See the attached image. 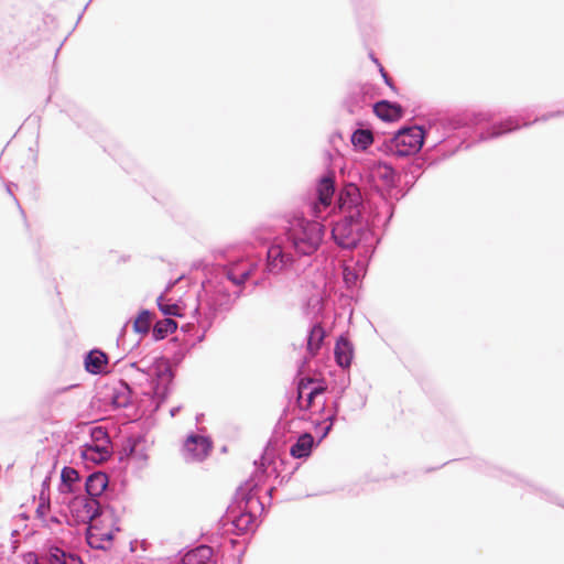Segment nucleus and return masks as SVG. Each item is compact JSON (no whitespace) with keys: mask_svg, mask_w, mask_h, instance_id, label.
Here are the masks:
<instances>
[{"mask_svg":"<svg viewBox=\"0 0 564 564\" xmlns=\"http://www.w3.org/2000/svg\"><path fill=\"white\" fill-rule=\"evenodd\" d=\"M336 173L327 169L317 181L315 187L305 196L308 213L313 219H308L303 212L292 210L276 219L281 232H275L269 223L262 224L253 230V238L260 243L271 242L267 248L265 261L260 256L245 253L234 259H228L224 265L236 262H257L247 281L258 273L261 278L254 281L259 285L264 273L278 274L291 268L297 260L315 254L324 242L327 226L324 223L333 214H341L338 210L336 197Z\"/></svg>","mask_w":564,"mask_h":564,"instance_id":"obj_1","label":"nucleus"},{"mask_svg":"<svg viewBox=\"0 0 564 564\" xmlns=\"http://www.w3.org/2000/svg\"><path fill=\"white\" fill-rule=\"evenodd\" d=\"M257 262H236L231 265H214L205 272L200 289L196 294V305L191 311L193 321L181 326V330L195 339L187 343L189 351L197 343H202L216 318L231 311L241 296L245 283Z\"/></svg>","mask_w":564,"mask_h":564,"instance_id":"obj_2","label":"nucleus"},{"mask_svg":"<svg viewBox=\"0 0 564 564\" xmlns=\"http://www.w3.org/2000/svg\"><path fill=\"white\" fill-rule=\"evenodd\" d=\"M339 212L341 218L332 221V238L341 249L362 248V259L357 260L356 268L345 264L343 268V281L348 289L357 285L365 275L368 261L375 253L379 239L375 237L369 223L375 221L373 216H364L365 207L360 205L358 194H345L339 198Z\"/></svg>","mask_w":564,"mask_h":564,"instance_id":"obj_3","label":"nucleus"},{"mask_svg":"<svg viewBox=\"0 0 564 564\" xmlns=\"http://www.w3.org/2000/svg\"><path fill=\"white\" fill-rule=\"evenodd\" d=\"M361 180H364L369 187L378 195V200L364 199L359 189L354 187L344 192H340L336 197L338 205L340 204L339 198L345 194H358L360 197V205L365 207L362 212L364 216H373L378 219L369 223V228L377 227L381 224L387 227L394 215L395 202H399L406 195V191L400 187V176L397 170L391 163L379 159L368 160L360 173Z\"/></svg>","mask_w":564,"mask_h":564,"instance_id":"obj_4","label":"nucleus"},{"mask_svg":"<svg viewBox=\"0 0 564 564\" xmlns=\"http://www.w3.org/2000/svg\"><path fill=\"white\" fill-rule=\"evenodd\" d=\"M484 113H466L458 117H438L430 118L423 124H412L401 127L391 137L384 138L378 149L388 156L397 159L415 156L420 153L425 140H429L434 129L442 130L444 138L434 141V147L442 142L454 141L455 131L460 129H470L468 124L477 123L479 120L486 119ZM468 132V130H464Z\"/></svg>","mask_w":564,"mask_h":564,"instance_id":"obj_5","label":"nucleus"},{"mask_svg":"<svg viewBox=\"0 0 564 564\" xmlns=\"http://www.w3.org/2000/svg\"><path fill=\"white\" fill-rule=\"evenodd\" d=\"M466 113H476L475 111H465L463 113H459V116L466 115ZM477 113H484L486 115V119L479 120L477 123H470L468 124L470 129H467L468 132H464L465 129H460L455 131L453 139L454 141L451 142H442L437 147H434V141L436 138L442 140L444 138L442 130L437 131L436 129L433 130L431 137L429 140H432V149H430L427 152L431 154L432 151H434L436 154H441V159L448 158L453 154H455L459 149H469L473 144L481 142V141H489L497 138H500L502 135L509 134L511 132L517 131L519 128V124L514 119H505L501 121L492 122L494 120V113L490 111H478ZM455 117H458L456 115Z\"/></svg>","mask_w":564,"mask_h":564,"instance_id":"obj_6","label":"nucleus"},{"mask_svg":"<svg viewBox=\"0 0 564 564\" xmlns=\"http://www.w3.org/2000/svg\"><path fill=\"white\" fill-rule=\"evenodd\" d=\"M259 481L253 477H250L237 488L234 502L228 506L226 513L219 519V530L225 533L232 532L237 535L256 531L254 505L260 508L261 512L264 511V503L257 497Z\"/></svg>","mask_w":564,"mask_h":564,"instance_id":"obj_7","label":"nucleus"},{"mask_svg":"<svg viewBox=\"0 0 564 564\" xmlns=\"http://www.w3.org/2000/svg\"><path fill=\"white\" fill-rule=\"evenodd\" d=\"M141 364H143V360L129 364L131 368H134L142 375L150 386V390L144 394L149 398L151 409L141 410L139 406L140 415H145L148 412L154 414L169 398L175 375L169 362L164 359L155 360L144 367H141Z\"/></svg>","mask_w":564,"mask_h":564,"instance_id":"obj_8","label":"nucleus"},{"mask_svg":"<svg viewBox=\"0 0 564 564\" xmlns=\"http://www.w3.org/2000/svg\"><path fill=\"white\" fill-rule=\"evenodd\" d=\"M478 467L482 468V470L491 477H497L513 487H520V488L524 489L527 492L538 495L541 499H543L550 503H554V505H557V506L564 508V502L555 492H553L549 489H544L529 479H525V478H523L519 475H516L513 473L507 471L502 468L488 465L485 462H481L478 465Z\"/></svg>","mask_w":564,"mask_h":564,"instance_id":"obj_9","label":"nucleus"},{"mask_svg":"<svg viewBox=\"0 0 564 564\" xmlns=\"http://www.w3.org/2000/svg\"><path fill=\"white\" fill-rule=\"evenodd\" d=\"M69 509L77 521L82 523L90 522L107 513L112 516L113 508L104 505L100 500L90 497L76 495L69 502Z\"/></svg>","mask_w":564,"mask_h":564,"instance_id":"obj_10","label":"nucleus"},{"mask_svg":"<svg viewBox=\"0 0 564 564\" xmlns=\"http://www.w3.org/2000/svg\"><path fill=\"white\" fill-rule=\"evenodd\" d=\"M41 558L45 564H84L79 554L61 540H47L42 546Z\"/></svg>","mask_w":564,"mask_h":564,"instance_id":"obj_11","label":"nucleus"},{"mask_svg":"<svg viewBox=\"0 0 564 564\" xmlns=\"http://www.w3.org/2000/svg\"><path fill=\"white\" fill-rule=\"evenodd\" d=\"M288 413L289 408L286 406L283 409V412L272 431L271 437L264 447L263 454L260 458L264 468L273 462L274 454L286 444V433L290 429V423L285 421Z\"/></svg>","mask_w":564,"mask_h":564,"instance_id":"obj_12","label":"nucleus"},{"mask_svg":"<svg viewBox=\"0 0 564 564\" xmlns=\"http://www.w3.org/2000/svg\"><path fill=\"white\" fill-rule=\"evenodd\" d=\"M440 159L432 158V154L429 152L425 155H415L413 159L408 162L405 165L401 166L402 172L404 174V184L408 186L405 189L406 193L409 189L415 184V182L420 178L422 171L430 165L435 164Z\"/></svg>","mask_w":564,"mask_h":564,"instance_id":"obj_13","label":"nucleus"},{"mask_svg":"<svg viewBox=\"0 0 564 564\" xmlns=\"http://www.w3.org/2000/svg\"><path fill=\"white\" fill-rule=\"evenodd\" d=\"M372 86L370 84L355 85L349 89L344 106L351 115L368 106L372 99Z\"/></svg>","mask_w":564,"mask_h":564,"instance_id":"obj_14","label":"nucleus"},{"mask_svg":"<svg viewBox=\"0 0 564 564\" xmlns=\"http://www.w3.org/2000/svg\"><path fill=\"white\" fill-rule=\"evenodd\" d=\"M104 399L115 409L128 408L132 403V390L124 380H118L107 386Z\"/></svg>","mask_w":564,"mask_h":564,"instance_id":"obj_15","label":"nucleus"},{"mask_svg":"<svg viewBox=\"0 0 564 564\" xmlns=\"http://www.w3.org/2000/svg\"><path fill=\"white\" fill-rule=\"evenodd\" d=\"M184 448L193 458L202 460L213 449V441L209 436L191 433L184 442Z\"/></svg>","mask_w":564,"mask_h":564,"instance_id":"obj_16","label":"nucleus"},{"mask_svg":"<svg viewBox=\"0 0 564 564\" xmlns=\"http://www.w3.org/2000/svg\"><path fill=\"white\" fill-rule=\"evenodd\" d=\"M108 362V354L100 348H93L84 355V368L94 376L106 373Z\"/></svg>","mask_w":564,"mask_h":564,"instance_id":"obj_17","label":"nucleus"},{"mask_svg":"<svg viewBox=\"0 0 564 564\" xmlns=\"http://www.w3.org/2000/svg\"><path fill=\"white\" fill-rule=\"evenodd\" d=\"M372 111L384 122L398 121L404 115V110L400 104L387 99L376 101L372 105Z\"/></svg>","mask_w":564,"mask_h":564,"instance_id":"obj_18","label":"nucleus"},{"mask_svg":"<svg viewBox=\"0 0 564 564\" xmlns=\"http://www.w3.org/2000/svg\"><path fill=\"white\" fill-rule=\"evenodd\" d=\"M180 564H215L214 551L206 544H200L181 554Z\"/></svg>","mask_w":564,"mask_h":564,"instance_id":"obj_19","label":"nucleus"},{"mask_svg":"<svg viewBox=\"0 0 564 564\" xmlns=\"http://www.w3.org/2000/svg\"><path fill=\"white\" fill-rule=\"evenodd\" d=\"M82 489V476L70 466H64L61 471L58 491L62 495L79 494Z\"/></svg>","mask_w":564,"mask_h":564,"instance_id":"obj_20","label":"nucleus"},{"mask_svg":"<svg viewBox=\"0 0 564 564\" xmlns=\"http://www.w3.org/2000/svg\"><path fill=\"white\" fill-rule=\"evenodd\" d=\"M334 358L336 364L343 370L350 368L354 359V346L345 335H340L336 340L334 347Z\"/></svg>","mask_w":564,"mask_h":564,"instance_id":"obj_21","label":"nucleus"},{"mask_svg":"<svg viewBox=\"0 0 564 564\" xmlns=\"http://www.w3.org/2000/svg\"><path fill=\"white\" fill-rule=\"evenodd\" d=\"M108 484L109 479L105 473L93 471L86 477L84 489L88 497L100 500L99 498L108 487Z\"/></svg>","mask_w":564,"mask_h":564,"instance_id":"obj_22","label":"nucleus"},{"mask_svg":"<svg viewBox=\"0 0 564 564\" xmlns=\"http://www.w3.org/2000/svg\"><path fill=\"white\" fill-rule=\"evenodd\" d=\"M318 446L314 436L310 432H303L297 436L296 442L290 448V455L296 459H306L311 456L313 449Z\"/></svg>","mask_w":564,"mask_h":564,"instance_id":"obj_23","label":"nucleus"},{"mask_svg":"<svg viewBox=\"0 0 564 564\" xmlns=\"http://www.w3.org/2000/svg\"><path fill=\"white\" fill-rule=\"evenodd\" d=\"M326 330L321 322H312L306 335V350L310 357H315L324 344Z\"/></svg>","mask_w":564,"mask_h":564,"instance_id":"obj_24","label":"nucleus"},{"mask_svg":"<svg viewBox=\"0 0 564 564\" xmlns=\"http://www.w3.org/2000/svg\"><path fill=\"white\" fill-rule=\"evenodd\" d=\"M158 307L160 312L170 318L171 316L175 317H184L186 316V305L182 300L173 301L172 299H166L164 294H161L156 299Z\"/></svg>","mask_w":564,"mask_h":564,"instance_id":"obj_25","label":"nucleus"},{"mask_svg":"<svg viewBox=\"0 0 564 564\" xmlns=\"http://www.w3.org/2000/svg\"><path fill=\"white\" fill-rule=\"evenodd\" d=\"M350 376L347 372H341L338 379L335 381V386L332 387L330 392L334 393L335 398L330 406V413L338 414L340 412V401L344 397L345 391L349 388Z\"/></svg>","mask_w":564,"mask_h":564,"instance_id":"obj_26","label":"nucleus"},{"mask_svg":"<svg viewBox=\"0 0 564 564\" xmlns=\"http://www.w3.org/2000/svg\"><path fill=\"white\" fill-rule=\"evenodd\" d=\"M177 323L172 318L158 321L151 328V336L154 341H160L177 329Z\"/></svg>","mask_w":564,"mask_h":564,"instance_id":"obj_27","label":"nucleus"},{"mask_svg":"<svg viewBox=\"0 0 564 564\" xmlns=\"http://www.w3.org/2000/svg\"><path fill=\"white\" fill-rule=\"evenodd\" d=\"M347 412H356L361 410L367 403V397L358 390H346L343 399Z\"/></svg>","mask_w":564,"mask_h":564,"instance_id":"obj_28","label":"nucleus"},{"mask_svg":"<svg viewBox=\"0 0 564 564\" xmlns=\"http://www.w3.org/2000/svg\"><path fill=\"white\" fill-rule=\"evenodd\" d=\"M153 312L148 308H141L132 323V329L137 335H147L150 332Z\"/></svg>","mask_w":564,"mask_h":564,"instance_id":"obj_29","label":"nucleus"},{"mask_svg":"<svg viewBox=\"0 0 564 564\" xmlns=\"http://www.w3.org/2000/svg\"><path fill=\"white\" fill-rule=\"evenodd\" d=\"M350 141L356 150H366L373 142V137L369 129L359 127L352 131Z\"/></svg>","mask_w":564,"mask_h":564,"instance_id":"obj_30","label":"nucleus"},{"mask_svg":"<svg viewBox=\"0 0 564 564\" xmlns=\"http://www.w3.org/2000/svg\"><path fill=\"white\" fill-rule=\"evenodd\" d=\"M109 455V451L106 445L98 444H86L82 452L84 459L91 462L104 460Z\"/></svg>","mask_w":564,"mask_h":564,"instance_id":"obj_31","label":"nucleus"},{"mask_svg":"<svg viewBox=\"0 0 564 564\" xmlns=\"http://www.w3.org/2000/svg\"><path fill=\"white\" fill-rule=\"evenodd\" d=\"M128 325H129V322H127L120 329V333L117 337V346L121 347L122 349H127V346H129L128 349H129V351H131L140 345L141 338H138L133 343L129 344L128 339H127Z\"/></svg>","mask_w":564,"mask_h":564,"instance_id":"obj_32","label":"nucleus"},{"mask_svg":"<svg viewBox=\"0 0 564 564\" xmlns=\"http://www.w3.org/2000/svg\"><path fill=\"white\" fill-rule=\"evenodd\" d=\"M314 380L307 376L299 377L296 382V403L301 404L302 398H304V392L308 388L312 387Z\"/></svg>","mask_w":564,"mask_h":564,"instance_id":"obj_33","label":"nucleus"},{"mask_svg":"<svg viewBox=\"0 0 564 564\" xmlns=\"http://www.w3.org/2000/svg\"><path fill=\"white\" fill-rule=\"evenodd\" d=\"M564 116V110H556V111H551V112H547V113H544L542 115L541 117L539 118H535L533 121L531 122H523V123H520V120L519 118L517 117H512V119H514L517 121V123L519 124V128L517 130H519L521 127H529L531 126L532 123L534 122H538V121H547L549 119L551 118H556V117H563ZM507 119H511V117H508Z\"/></svg>","mask_w":564,"mask_h":564,"instance_id":"obj_34","label":"nucleus"},{"mask_svg":"<svg viewBox=\"0 0 564 564\" xmlns=\"http://www.w3.org/2000/svg\"><path fill=\"white\" fill-rule=\"evenodd\" d=\"M113 539V533L112 531H109L107 533H104L100 538V541L99 542H95L94 541V536H89L87 538L88 540V544L90 547L93 549H97V550H106L107 546L102 543V542H110L111 540Z\"/></svg>","mask_w":564,"mask_h":564,"instance_id":"obj_35","label":"nucleus"},{"mask_svg":"<svg viewBox=\"0 0 564 564\" xmlns=\"http://www.w3.org/2000/svg\"><path fill=\"white\" fill-rule=\"evenodd\" d=\"M316 399H317V397L315 394H311V391H310L308 393H306L305 400H303V399L301 400V404H297L295 402L293 410L299 409L302 412H307L312 409Z\"/></svg>","mask_w":564,"mask_h":564,"instance_id":"obj_36","label":"nucleus"},{"mask_svg":"<svg viewBox=\"0 0 564 564\" xmlns=\"http://www.w3.org/2000/svg\"><path fill=\"white\" fill-rule=\"evenodd\" d=\"M144 441H145L144 435H132V436H130L128 438V444H127L129 454L137 453L138 452V447H140V445L142 443H144Z\"/></svg>","mask_w":564,"mask_h":564,"instance_id":"obj_37","label":"nucleus"},{"mask_svg":"<svg viewBox=\"0 0 564 564\" xmlns=\"http://www.w3.org/2000/svg\"><path fill=\"white\" fill-rule=\"evenodd\" d=\"M50 485H51V473L43 479L42 488L39 495V499L44 502H50Z\"/></svg>","mask_w":564,"mask_h":564,"instance_id":"obj_38","label":"nucleus"},{"mask_svg":"<svg viewBox=\"0 0 564 564\" xmlns=\"http://www.w3.org/2000/svg\"><path fill=\"white\" fill-rule=\"evenodd\" d=\"M310 391L318 398L327 391V383L323 380L314 381Z\"/></svg>","mask_w":564,"mask_h":564,"instance_id":"obj_39","label":"nucleus"},{"mask_svg":"<svg viewBox=\"0 0 564 564\" xmlns=\"http://www.w3.org/2000/svg\"><path fill=\"white\" fill-rule=\"evenodd\" d=\"M21 558L24 564H41L39 554L33 551L21 554Z\"/></svg>","mask_w":564,"mask_h":564,"instance_id":"obj_40","label":"nucleus"},{"mask_svg":"<svg viewBox=\"0 0 564 564\" xmlns=\"http://www.w3.org/2000/svg\"><path fill=\"white\" fill-rule=\"evenodd\" d=\"M379 72L381 74V77L384 82V84L394 93H397V87L394 85V82L393 79L391 78V76L387 73V70L384 69V67L379 64Z\"/></svg>","mask_w":564,"mask_h":564,"instance_id":"obj_41","label":"nucleus"},{"mask_svg":"<svg viewBox=\"0 0 564 564\" xmlns=\"http://www.w3.org/2000/svg\"><path fill=\"white\" fill-rule=\"evenodd\" d=\"M337 419L338 414L329 412V414L323 421H315L313 422V424L315 429H318L322 425V423H326L325 425L330 426V429H333Z\"/></svg>","mask_w":564,"mask_h":564,"instance_id":"obj_42","label":"nucleus"},{"mask_svg":"<svg viewBox=\"0 0 564 564\" xmlns=\"http://www.w3.org/2000/svg\"><path fill=\"white\" fill-rule=\"evenodd\" d=\"M50 506H51V501L50 502H44V501L40 500V503H39V506H37V508L35 510V513H36V517L39 519H41L42 521H45L46 513L50 510Z\"/></svg>","mask_w":564,"mask_h":564,"instance_id":"obj_43","label":"nucleus"},{"mask_svg":"<svg viewBox=\"0 0 564 564\" xmlns=\"http://www.w3.org/2000/svg\"><path fill=\"white\" fill-rule=\"evenodd\" d=\"M44 525L47 527L51 530H54V525L59 527L62 525L63 519L58 516L52 514L46 517Z\"/></svg>","mask_w":564,"mask_h":564,"instance_id":"obj_44","label":"nucleus"},{"mask_svg":"<svg viewBox=\"0 0 564 564\" xmlns=\"http://www.w3.org/2000/svg\"><path fill=\"white\" fill-rule=\"evenodd\" d=\"M307 306H313V308L317 307V314L322 313L323 311V302H322V297H317V299H311L307 303Z\"/></svg>","mask_w":564,"mask_h":564,"instance_id":"obj_45","label":"nucleus"},{"mask_svg":"<svg viewBox=\"0 0 564 564\" xmlns=\"http://www.w3.org/2000/svg\"><path fill=\"white\" fill-rule=\"evenodd\" d=\"M91 435L94 438H96L97 441L101 440V438H107L108 435L105 431H102L101 427H95L93 429V432H91Z\"/></svg>","mask_w":564,"mask_h":564,"instance_id":"obj_46","label":"nucleus"},{"mask_svg":"<svg viewBox=\"0 0 564 564\" xmlns=\"http://www.w3.org/2000/svg\"><path fill=\"white\" fill-rule=\"evenodd\" d=\"M333 429H330V426H327V425H324L322 429H321V433H319V436L317 440H315V442H318V444L328 436V434L332 432Z\"/></svg>","mask_w":564,"mask_h":564,"instance_id":"obj_47","label":"nucleus"},{"mask_svg":"<svg viewBox=\"0 0 564 564\" xmlns=\"http://www.w3.org/2000/svg\"><path fill=\"white\" fill-rule=\"evenodd\" d=\"M129 455L132 456L133 458H137V459L142 460V462H145L148 459V456H147L145 452L142 448H139V447H138V452L137 453L129 454Z\"/></svg>","mask_w":564,"mask_h":564,"instance_id":"obj_48","label":"nucleus"},{"mask_svg":"<svg viewBox=\"0 0 564 564\" xmlns=\"http://www.w3.org/2000/svg\"><path fill=\"white\" fill-rule=\"evenodd\" d=\"M297 468H299V465H297V466L293 469V471H291L289 475H283V476L281 477V479H280V485L286 484V482L291 479V477H292L293 473H294Z\"/></svg>","mask_w":564,"mask_h":564,"instance_id":"obj_49","label":"nucleus"},{"mask_svg":"<svg viewBox=\"0 0 564 564\" xmlns=\"http://www.w3.org/2000/svg\"><path fill=\"white\" fill-rule=\"evenodd\" d=\"M12 187H17V184H14L12 182L7 183V185H6L7 192L9 195H11L13 197L14 195L12 193Z\"/></svg>","mask_w":564,"mask_h":564,"instance_id":"obj_50","label":"nucleus"},{"mask_svg":"<svg viewBox=\"0 0 564 564\" xmlns=\"http://www.w3.org/2000/svg\"><path fill=\"white\" fill-rule=\"evenodd\" d=\"M76 387H77V384H70V386H68V387H65V388L58 389L56 393H57V395H58V394H61V393H64V392H66V391H68V390H70V389H73V388H76Z\"/></svg>","mask_w":564,"mask_h":564,"instance_id":"obj_51","label":"nucleus"},{"mask_svg":"<svg viewBox=\"0 0 564 564\" xmlns=\"http://www.w3.org/2000/svg\"><path fill=\"white\" fill-rule=\"evenodd\" d=\"M184 356H185V352L177 351V352H175V354H174V359H175L177 362H180V361H182V359L184 358Z\"/></svg>","mask_w":564,"mask_h":564,"instance_id":"obj_52","label":"nucleus"},{"mask_svg":"<svg viewBox=\"0 0 564 564\" xmlns=\"http://www.w3.org/2000/svg\"><path fill=\"white\" fill-rule=\"evenodd\" d=\"M180 411H181V406H180V405H178V406H174V408H172V409L170 410V414H171V416H172V417H174V416H176V415H177V413H178Z\"/></svg>","mask_w":564,"mask_h":564,"instance_id":"obj_53","label":"nucleus"},{"mask_svg":"<svg viewBox=\"0 0 564 564\" xmlns=\"http://www.w3.org/2000/svg\"><path fill=\"white\" fill-rule=\"evenodd\" d=\"M245 552H246V547H243V549L239 552V554H238V556H237V563H236V564H241V558H242V556H243Z\"/></svg>","mask_w":564,"mask_h":564,"instance_id":"obj_54","label":"nucleus"},{"mask_svg":"<svg viewBox=\"0 0 564 564\" xmlns=\"http://www.w3.org/2000/svg\"><path fill=\"white\" fill-rule=\"evenodd\" d=\"M275 491V487H271L267 490V495L269 496V499L271 500L273 497V492Z\"/></svg>","mask_w":564,"mask_h":564,"instance_id":"obj_55","label":"nucleus"},{"mask_svg":"<svg viewBox=\"0 0 564 564\" xmlns=\"http://www.w3.org/2000/svg\"><path fill=\"white\" fill-rule=\"evenodd\" d=\"M370 58L372 59L373 63H376L379 66L380 62L373 53H370Z\"/></svg>","mask_w":564,"mask_h":564,"instance_id":"obj_56","label":"nucleus"},{"mask_svg":"<svg viewBox=\"0 0 564 564\" xmlns=\"http://www.w3.org/2000/svg\"><path fill=\"white\" fill-rule=\"evenodd\" d=\"M325 406H326V403H325V401H324V402L322 403V405H321V408H319L318 412H319V413H324V412H325Z\"/></svg>","mask_w":564,"mask_h":564,"instance_id":"obj_57","label":"nucleus"},{"mask_svg":"<svg viewBox=\"0 0 564 564\" xmlns=\"http://www.w3.org/2000/svg\"><path fill=\"white\" fill-rule=\"evenodd\" d=\"M297 417H299L300 420H304V421L310 420V417H307L305 414H303V415H299Z\"/></svg>","mask_w":564,"mask_h":564,"instance_id":"obj_58","label":"nucleus"},{"mask_svg":"<svg viewBox=\"0 0 564 564\" xmlns=\"http://www.w3.org/2000/svg\"><path fill=\"white\" fill-rule=\"evenodd\" d=\"M13 198H14L15 203L18 204V207H20V208H21V204H19V200L17 199V197H15V196H13Z\"/></svg>","mask_w":564,"mask_h":564,"instance_id":"obj_59","label":"nucleus"},{"mask_svg":"<svg viewBox=\"0 0 564 564\" xmlns=\"http://www.w3.org/2000/svg\"><path fill=\"white\" fill-rule=\"evenodd\" d=\"M230 541H231L232 546H235L236 541L235 540H230Z\"/></svg>","mask_w":564,"mask_h":564,"instance_id":"obj_60","label":"nucleus"}]
</instances>
